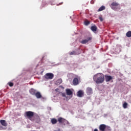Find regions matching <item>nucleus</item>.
Segmentation results:
<instances>
[{"mask_svg":"<svg viewBox=\"0 0 131 131\" xmlns=\"http://www.w3.org/2000/svg\"><path fill=\"white\" fill-rule=\"evenodd\" d=\"M93 80L98 84L103 83L105 80V77L102 73H97L93 76Z\"/></svg>","mask_w":131,"mask_h":131,"instance_id":"1","label":"nucleus"},{"mask_svg":"<svg viewBox=\"0 0 131 131\" xmlns=\"http://www.w3.org/2000/svg\"><path fill=\"white\" fill-rule=\"evenodd\" d=\"M26 116L29 119V120H31V121H34V119H33V116H34V112L32 111H28L26 112Z\"/></svg>","mask_w":131,"mask_h":131,"instance_id":"2","label":"nucleus"},{"mask_svg":"<svg viewBox=\"0 0 131 131\" xmlns=\"http://www.w3.org/2000/svg\"><path fill=\"white\" fill-rule=\"evenodd\" d=\"M111 7L112 9L113 10H114L115 11H116L117 9H119V10L120 9V6L119 4H118L117 2H113L111 5Z\"/></svg>","mask_w":131,"mask_h":131,"instance_id":"3","label":"nucleus"},{"mask_svg":"<svg viewBox=\"0 0 131 131\" xmlns=\"http://www.w3.org/2000/svg\"><path fill=\"white\" fill-rule=\"evenodd\" d=\"M58 121L59 123H62L63 125H66V124H68L69 122L66 119L62 118V117H59L58 119Z\"/></svg>","mask_w":131,"mask_h":131,"instance_id":"4","label":"nucleus"},{"mask_svg":"<svg viewBox=\"0 0 131 131\" xmlns=\"http://www.w3.org/2000/svg\"><path fill=\"white\" fill-rule=\"evenodd\" d=\"M46 79H53L54 78V74L51 73H48L44 76Z\"/></svg>","mask_w":131,"mask_h":131,"instance_id":"5","label":"nucleus"},{"mask_svg":"<svg viewBox=\"0 0 131 131\" xmlns=\"http://www.w3.org/2000/svg\"><path fill=\"white\" fill-rule=\"evenodd\" d=\"M90 40H92V37H89L85 39L82 40L80 41L82 45H85V43H88Z\"/></svg>","mask_w":131,"mask_h":131,"instance_id":"6","label":"nucleus"},{"mask_svg":"<svg viewBox=\"0 0 131 131\" xmlns=\"http://www.w3.org/2000/svg\"><path fill=\"white\" fill-rule=\"evenodd\" d=\"M106 125L104 124H100L99 126V130H100V131H105V129L106 128Z\"/></svg>","mask_w":131,"mask_h":131,"instance_id":"7","label":"nucleus"},{"mask_svg":"<svg viewBox=\"0 0 131 131\" xmlns=\"http://www.w3.org/2000/svg\"><path fill=\"white\" fill-rule=\"evenodd\" d=\"M66 94L68 96H72L73 95V92H72V91L69 89H67L66 90Z\"/></svg>","mask_w":131,"mask_h":131,"instance_id":"8","label":"nucleus"},{"mask_svg":"<svg viewBox=\"0 0 131 131\" xmlns=\"http://www.w3.org/2000/svg\"><path fill=\"white\" fill-rule=\"evenodd\" d=\"M0 123L3 126H7L8 123H7V121L5 120H0Z\"/></svg>","mask_w":131,"mask_h":131,"instance_id":"9","label":"nucleus"},{"mask_svg":"<svg viewBox=\"0 0 131 131\" xmlns=\"http://www.w3.org/2000/svg\"><path fill=\"white\" fill-rule=\"evenodd\" d=\"M86 93L88 95H91V94H92L93 93V89L91 88H88L86 90Z\"/></svg>","mask_w":131,"mask_h":131,"instance_id":"10","label":"nucleus"},{"mask_svg":"<svg viewBox=\"0 0 131 131\" xmlns=\"http://www.w3.org/2000/svg\"><path fill=\"white\" fill-rule=\"evenodd\" d=\"M113 78L111 76H105V81L106 82L110 81V80H112Z\"/></svg>","mask_w":131,"mask_h":131,"instance_id":"11","label":"nucleus"},{"mask_svg":"<svg viewBox=\"0 0 131 131\" xmlns=\"http://www.w3.org/2000/svg\"><path fill=\"white\" fill-rule=\"evenodd\" d=\"M77 96L79 98H81V97L83 96V92H82V91L79 90L77 93Z\"/></svg>","mask_w":131,"mask_h":131,"instance_id":"12","label":"nucleus"},{"mask_svg":"<svg viewBox=\"0 0 131 131\" xmlns=\"http://www.w3.org/2000/svg\"><path fill=\"white\" fill-rule=\"evenodd\" d=\"M73 83L74 85H77L78 84V78H75L73 80Z\"/></svg>","mask_w":131,"mask_h":131,"instance_id":"13","label":"nucleus"},{"mask_svg":"<svg viewBox=\"0 0 131 131\" xmlns=\"http://www.w3.org/2000/svg\"><path fill=\"white\" fill-rule=\"evenodd\" d=\"M35 97L37 98V99H40V98H42L41 94L39 92H37L35 94Z\"/></svg>","mask_w":131,"mask_h":131,"instance_id":"14","label":"nucleus"},{"mask_svg":"<svg viewBox=\"0 0 131 131\" xmlns=\"http://www.w3.org/2000/svg\"><path fill=\"white\" fill-rule=\"evenodd\" d=\"M29 92L31 95H35V94H36V90L33 89L30 90Z\"/></svg>","mask_w":131,"mask_h":131,"instance_id":"15","label":"nucleus"},{"mask_svg":"<svg viewBox=\"0 0 131 131\" xmlns=\"http://www.w3.org/2000/svg\"><path fill=\"white\" fill-rule=\"evenodd\" d=\"M91 29L92 31H93V32H95L96 31H97V28L95 25H94L91 27Z\"/></svg>","mask_w":131,"mask_h":131,"instance_id":"16","label":"nucleus"},{"mask_svg":"<svg viewBox=\"0 0 131 131\" xmlns=\"http://www.w3.org/2000/svg\"><path fill=\"white\" fill-rule=\"evenodd\" d=\"M62 82V79H59L56 81V84H57V85H59Z\"/></svg>","mask_w":131,"mask_h":131,"instance_id":"17","label":"nucleus"},{"mask_svg":"<svg viewBox=\"0 0 131 131\" xmlns=\"http://www.w3.org/2000/svg\"><path fill=\"white\" fill-rule=\"evenodd\" d=\"M106 8L104 6H102L101 7L99 8V9L98 10V12H101V11H103V10H105Z\"/></svg>","mask_w":131,"mask_h":131,"instance_id":"18","label":"nucleus"},{"mask_svg":"<svg viewBox=\"0 0 131 131\" xmlns=\"http://www.w3.org/2000/svg\"><path fill=\"white\" fill-rule=\"evenodd\" d=\"M111 130H112L111 127L107 125L105 126V129L104 131H111Z\"/></svg>","mask_w":131,"mask_h":131,"instance_id":"19","label":"nucleus"},{"mask_svg":"<svg viewBox=\"0 0 131 131\" xmlns=\"http://www.w3.org/2000/svg\"><path fill=\"white\" fill-rule=\"evenodd\" d=\"M57 119H55V118H53L51 120V123H52V124H56V123H57Z\"/></svg>","mask_w":131,"mask_h":131,"instance_id":"20","label":"nucleus"},{"mask_svg":"<svg viewBox=\"0 0 131 131\" xmlns=\"http://www.w3.org/2000/svg\"><path fill=\"white\" fill-rule=\"evenodd\" d=\"M127 37H131V31H128L126 34Z\"/></svg>","mask_w":131,"mask_h":131,"instance_id":"21","label":"nucleus"},{"mask_svg":"<svg viewBox=\"0 0 131 131\" xmlns=\"http://www.w3.org/2000/svg\"><path fill=\"white\" fill-rule=\"evenodd\" d=\"M36 122L37 123H38L39 122H40V118L39 117V116H36Z\"/></svg>","mask_w":131,"mask_h":131,"instance_id":"22","label":"nucleus"},{"mask_svg":"<svg viewBox=\"0 0 131 131\" xmlns=\"http://www.w3.org/2000/svg\"><path fill=\"white\" fill-rule=\"evenodd\" d=\"M127 103L126 102H124L123 104V107L124 108V109H126V108H127Z\"/></svg>","mask_w":131,"mask_h":131,"instance_id":"23","label":"nucleus"},{"mask_svg":"<svg viewBox=\"0 0 131 131\" xmlns=\"http://www.w3.org/2000/svg\"><path fill=\"white\" fill-rule=\"evenodd\" d=\"M9 86H13L14 85V83L13 82L8 83Z\"/></svg>","mask_w":131,"mask_h":131,"instance_id":"24","label":"nucleus"},{"mask_svg":"<svg viewBox=\"0 0 131 131\" xmlns=\"http://www.w3.org/2000/svg\"><path fill=\"white\" fill-rule=\"evenodd\" d=\"M84 24H85V25L88 26V25H89V24H90V21H86L84 22Z\"/></svg>","mask_w":131,"mask_h":131,"instance_id":"25","label":"nucleus"},{"mask_svg":"<svg viewBox=\"0 0 131 131\" xmlns=\"http://www.w3.org/2000/svg\"><path fill=\"white\" fill-rule=\"evenodd\" d=\"M70 55H75V51H72L70 53Z\"/></svg>","mask_w":131,"mask_h":131,"instance_id":"26","label":"nucleus"},{"mask_svg":"<svg viewBox=\"0 0 131 131\" xmlns=\"http://www.w3.org/2000/svg\"><path fill=\"white\" fill-rule=\"evenodd\" d=\"M61 96H62V97H66V94H65V93H62L61 94Z\"/></svg>","mask_w":131,"mask_h":131,"instance_id":"27","label":"nucleus"},{"mask_svg":"<svg viewBox=\"0 0 131 131\" xmlns=\"http://www.w3.org/2000/svg\"><path fill=\"white\" fill-rule=\"evenodd\" d=\"M99 20L101 22L103 21V17L102 16L99 17Z\"/></svg>","mask_w":131,"mask_h":131,"instance_id":"28","label":"nucleus"},{"mask_svg":"<svg viewBox=\"0 0 131 131\" xmlns=\"http://www.w3.org/2000/svg\"><path fill=\"white\" fill-rule=\"evenodd\" d=\"M3 129H4V127H3V126L0 125V130H2Z\"/></svg>","mask_w":131,"mask_h":131,"instance_id":"29","label":"nucleus"},{"mask_svg":"<svg viewBox=\"0 0 131 131\" xmlns=\"http://www.w3.org/2000/svg\"><path fill=\"white\" fill-rule=\"evenodd\" d=\"M58 91H59V89L57 88L55 89V92H58Z\"/></svg>","mask_w":131,"mask_h":131,"instance_id":"30","label":"nucleus"},{"mask_svg":"<svg viewBox=\"0 0 131 131\" xmlns=\"http://www.w3.org/2000/svg\"><path fill=\"white\" fill-rule=\"evenodd\" d=\"M94 131H98V129L96 128V129H94Z\"/></svg>","mask_w":131,"mask_h":131,"instance_id":"31","label":"nucleus"},{"mask_svg":"<svg viewBox=\"0 0 131 131\" xmlns=\"http://www.w3.org/2000/svg\"><path fill=\"white\" fill-rule=\"evenodd\" d=\"M54 131H60V129H58V130H55Z\"/></svg>","mask_w":131,"mask_h":131,"instance_id":"32","label":"nucleus"}]
</instances>
